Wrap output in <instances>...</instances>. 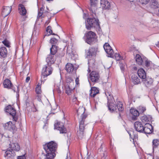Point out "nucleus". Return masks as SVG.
<instances>
[{"instance_id": "obj_56", "label": "nucleus", "mask_w": 159, "mask_h": 159, "mask_svg": "<svg viewBox=\"0 0 159 159\" xmlns=\"http://www.w3.org/2000/svg\"><path fill=\"white\" fill-rule=\"evenodd\" d=\"M37 97L38 98V100L39 101H40V100H41V99H40V96L38 95L37 96Z\"/></svg>"}, {"instance_id": "obj_54", "label": "nucleus", "mask_w": 159, "mask_h": 159, "mask_svg": "<svg viewBox=\"0 0 159 159\" xmlns=\"http://www.w3.org/2000/svg\"><path fill=\"white\" fill-rule=\"evenodd\" d=\"M133 69L134 70H137V68L136 66L133 67Z\"/></svg>"}, {"instance_id": "obj_33", "label": "nucleus", "mask_w": 159, "mask_h": 159, "mask_svg": "<svg viewBox=\"0 0 159 159\" xmlns=\"http://www.w3.org/2000/svg\"><path fill=\"white\" fill-rule=\"evenodd\" d=\"M11 89H12L14 92H16V93L17 98H18L19 96V92L20 91V89L19 86H16L15 87H13V85H12L11 88Z\"/></svg>"}, {"instance_id": "obj_59", "label": "nucleus", "mask_w": 159, "mask_h": 159, "mask_svg": "<svg viewBox=\"0 0 159 159\" xmlns=\"http://www.w3.org/2000/svg\"><path fill=\"white\" fill-rule=\"evenodd\" d=\"M90 157V156H88V157L87 158V159H89Z\"/></svg>"}, {"instance_id": "obj_9", "label": "nucleus", "mask_w": 159, "mask_h": 159, "mask_svg": "<svg viewBox=\"0 0 159 159\" xmlns=\"http://www.w3.org/2000/svg\"><path fill=\"white\" fill-rule=\"evenodd\" d=\"M54 129L59 130L60 133L64 134L67 133V129L62 122H57L54 124Z\"/></svg>"}, {"instance_id": "obj_55", "label": "nucleus", "mask_w": 159, "mask_h": 159, "mask_svg": "<svg viewBox=\"0 0 159 159\" xmlns=\"http://www.w3.org/2000/svg\"><path fill=\"white\" fill-rule=\"evenodd\" d=\"M144 120L146 121H147V120H148V118H147L146 117H144Z\"/></svg>"}, {"instance_id": "obj_42", "label": "nucleus", "mask_w": 159, "mask_h": 159, "mask_svg": "<svg viewBox=\"0 0 159 159\" xmlns=\"http://www.w3.org/2000/svg\"><path fill=\"white\" fill-rule=\"evenodd\" d=\"M46 31L47 32H48L49 33V34L47 35L46 34L45 36H49L50 35L52 32V31L51 30V27L50 26H48L46 28Z\"/></svg>"}, {"instance_id": "obj_13", "label": "nucleus", "mask_w": 159, "mask_h": 159, "mask_svg": "<svg viewBox=\"0 0 159 159\" xmlns=\"http://www.w3.org/2000/svg\"><path fill=\"white\" fill-rule=\"evenodd\" d=\"M103 48L106 52L109 55L108 57H111L113 54V51L108 43H106L103 46Z\"/></svg>"}, {"instance_id": "obj_41", "label": "nucleus", "mask_w": 159, "mask_h": 159, "mask_svg": "<svg viewBox=\"0 0 159 159\" xmlns=\"http://www.w3.org/2000/svg\"><path fill=\"white\" fill-rule=\"evenodd\" d=\"M65 55V53L63 51H61V52H57V54L56 55V57H58L59 58L62 57H63Z\"/></svg>"}, {"instance_id": "obj_34", "label": "nucleus", "mask_w": 159, "mask_h": 159, "mask_svg": "<svg viewBox=\"0 0 159 159\" xmlns=\"http://www.w3.org/2000/svg\"><path fill=\"white\" fill-rule=\"evenodd\" d=\"M74 89V88H70V85H68L66 87V93L68 95H70L71 94L72 90Z\"/></svg>"}, {"instance_id": "obj_22", "label": "nucleus", "mask_w": 159, "mask_h": 159, "mask_svg": "<svg viewBox=\"0 0 159 159\" xmlns=\"http://www.w3.org/2000/svg\"><path fill=\"white\" fill-rule=\"evenodd\" d=\"M137 74L142 80L147 76L146 72L143 68H140L138 69Z\"/></svg>"}, {"instance_id": "obj_28", "label": "nucleus", "mask_w": 159, "mask_h": 159, "mask_svg": "<svg viewBox=\"0 0 159 159\" xmlns=\"http://www.w3.org/2000/svg\"><path fill=\"white\" fill-rule=\"evenodd\" d=\"M107 106L109 110L111 111H116L117 110L116 105L115 106L113 102H111V101L109 102H107Z\"/></svg>"}, {"instance_id": "obj_30", "label": "nucleus", "mask_w": 159, "mask_h": 159, "mask_svg": "<svg viewBox=\"0 0 159 159\" xmlns=\"http://www.w3.org/2000/svg\"><path fill=\"white\" fill-rule=\"evenodd\" d=\"M150 7L153 9L157 8L159 7V5L156 0H152L150 2Z\"/></svg>"}, {"instance_id": "obj_24", "label": "nucleus", "mask_w": 159, "mask_h": 159, "mask_svg": "<svg viewBox=\"0 0 159 159\" xmlns=\"http://www.w3.org/2000/svg\"><path fill=\"white\" fill-rule=\"evenodd\" d=\"M90 91L89 95L92 98H94L96 94L99 93L98 89L95 87H92Z\"/></svg>"}, {"instance_id": "obj_38", "label": "nucleus", "mask_w": 159, "mask_h": 159, "mask_svg": "<svg viewBox=\"0 0 159 159\" xmlns=\"http://www.w3.org/2000/svg\"><path fill=\"white\" fill-rule=\"evenodd\" d=\"M106 95L107 97V100L108 102H109L110 101L112 100L113 99V97L111 93L106 92Z\"/></svg>"}, {"instance_id": "obj_20", "label": "nucleus", "mask_w": 159, "mask_h": 159, "mask_svg": "<svg viewBox=\"0 0 159 159\" xmlns=\"http://www.w3.org/2000/svg\"><path fill=\"white\" fill-rule=\"evenodd\" d=\"M152 126L151 124H146L143 127V132L146 134H150L152 132Z\"/></svg>"}, {"instance_id": "obj_60", "label": "nucleus", "mask_w": 159, "mask_h": 159, "mask_svg": "<svg viewBox=\"0 0 159 159\" xmlns=\"http://www.w3.org/2000/svg\"><path fill=\"white\" fill-rule=\"evenodd\" d=\"M51 34H52L53 35H57V34H55L53 33H52Z\"/></svg>"}, {"instance_id": "obj_12", "label": "nucleus", "mask_w": 159, "mask_h": 159, "mask_svg": "<svg viewBox=\"0 0 159 159\" xmlns=\"http://www.w3.org/2000/svg\"><path fill=\"white\" fill-rule=\"evenodd\" d=\"M142 81L146 87H149L152 85L153 80L151 77L147 76Z\"/></svg>"}, {"instance_id": "obj_45", "label": "nucleus", "mask_w": 159, "mask_h": 159, "mask_svg": "<svg viewBox=\"0 0 159 159\" xmlns=\"http://www.w3.org/2000/svg\"><path fill=\"white\" fill-rule=\"evenodd\" d=\"M73 80L71 78V77H68L66 78V82L68 83H73Z\"/></svg>"}, {"instance_id": "obj_51", "label": "nucleus", "mask_w": 159, "mask_h": 159, "mask_svg": "<svg viewBox=\"0 0 159 159\" xmlns=\"http://www.w3.org/2000/svg\"><path fill=\"white\" fill-rule=\"evenodd\" d=\"M30 77L29 76L27 77L26 78V80H25L26 82H27V83L30 80Z\"/></svg>"}, {"instance_id": "obj_31", "label": "nucleus", "mask_w": 159, "mask_h": 159, "mask_svg": "<svg viewBox=\"0 0 159 159\" xmlns=\"http://www.w3.org/2000/svg\"><path fill=\"white\" fill-rule=\"evenodd\" d=\"M137 63L139 65H141L143 63V61L141 56L139 54H137L135 57Z\"/></svg>"}, {"instance_id": "obj_16", "label": "nucleus", "mask_w": 159, "mask_h": 159, "mask_svg": "<svg viewBox=\"0 0 159 159\" xmlns=\"http://www.w3.org/2000/svg\"><path fill=\"white\" fill-rule=\"evenodd\" d=\"M16 155L15 152L11 150L10 149H8L5 152V154L4 157L7 159H10V158L14 157Z\"/></svg>"}, {"instance_id": "obj_14", "label": "nucleus", "mask_w": 159, "mask_h": 159, "mask_svg": "<svg viewBox=\"0 0 159 159\" xmlns=\"http://www.w3.org/2000/svg\"><path fill=\"white\" fill-rule=\"evenodd\" d=\"M97 48L92 47L89 48L87 53V57L90 58L92 56H95L97 51Z\"/></svg>"}, {"instance_id": "obj_2", "label": "nucleus", "mask_w": 159, "mask_h": 159, "mask_svg": "<svg viewBox=\"0 0 159 159\" xmlns=\"http://www.w3.org/2000/svg\"><path fill=\"white\" fill-rule=\"evenodd\" d=\"M57 147V143L53 141L43 145V148L46 153L45 159H53L56 156L55 152Z\"/></svg>"}, {"instance_id": "obj_19", "label": "nucleus", "mask_w": 159, "mask_h": 159, "mask_svg": "<svg viewBox=\"0 0 159 159\" xmlns=\"http://www.w3.org/2000/svg\"><path fill=\"white\" fill-rule=\"evenodd\" d=\"M8 149L15 152L18 151L20 150V147L18 143H11L9 144Z\"/></svg>"}, {"instance_id": "obj_58", "label": "nucleus", "mask_w": 159, "mask_h": 159, "mask_svg": "<svg viewBox=\"0 0 159 159\" xmlns=\"http://www.w3.org/2000/svg\"><path fill=\"white\" fill-rule=\"evenodd\" d=\"M91 60H89L88 61V64H90V62H91Z\"/></svg>"}, {"instance_id": "obj_37", "label": "nucleus", "mask_w": 159, "mask_h": 159, "mask_svg": "<svg viewBox=\"0 0 159 159\" xmlns=\"http://www.w3.org/2000/svg\"><path fill=\"white\" fill-rule=\"evenodd\" d=\"M35 92L37 94H40L42 92L41 89V86L38 84L36 86L35 88Z\"/></svg>"}, {"instance_id": "obj_5", "label": "nucleus", "mask_w": 159, "mask_h": 159, "mask_svg": "<svg viewBox=\"0 0 159 159\" xmlns=\"http://www.w3.org/2000/svg\"><path fill=\"white\" fill-rule=\"evenodd\" d=\"M48 63V64L45 65L44 67L43 68L42 72V79L47 77L51 75L53 69L49 66V64L50 63Z\"/></svg>"}, {"instance_id": "obj_32", "label": "nucleus", "mask_w": 159, "mask_h": 159, "mask_svg": "<svg viewBox=\"0 0 159 159\" xmlns=\"http://www.w3.org/2000/svg\"><path fill=\"white\" fill-rule=\"evenodd\" d=\"M116 108L120 111H122L124 110V108L123 107V104L121 102H118L116 105Z\"/></svg>"}, {"instance_id": "obj_35", "label": "nucleus", "mask_w": 159, "mask_h": 159, "mask_svg": "<svg viewBox=\"0 0 159 159\" xmlns=\"http://www.w3.org/2000/svg\"><path fill=\"white\" fill-rule=\"evenodd\" d=\"M152 147L154 149L157 148L159 144V140L158 139H154L152 141Z\"/></svg>"}, {"instance_id": "obj_61", "label": "nucleus", "mask_w": 159, "mask_h": 159, "mask_svg": "<svg viewBox=\"0 0 159 159\" xmlns=\"http://www.w3.org/2000/svg\"><path fill=\"white\" fill-rule=\"evenodd\" d=\"M76 99H77L76 98H75L74 99V100H76Z\"/></svg>"}, {"instance_id": "obj_18", "label": "nucleus", "mask_w": 159, "mask_h": 159, "mask_svg": "<svg viewBox=\"0 0 159 159\" xmlns=\"http://www.w3.org/2000/svg\"><path fill=\"white\" fill-rule=\"evenodd\" d=\"M130 112L132 115V120H137L138 117L139 115V112L137 110L134 108H131L130 110Z\"/></svg>"}, {"instance_id": "obj_52", "label": "nucleus", "mask_w": 159, "mask_h": 159, "mask_svg": "<svg viewBox=\"0 0 159 159\" xmlns=\"http://www.w3.org/2000/svg\"><path fill=\"white\" fill-rule=\"evenodd\" d=\"M50 22V21L49 20H48L46 21L44 24V25H48Z\"/></svg>"}, {"instance_id": "obj_27", "label": "nucleus", "mask_w": 159, "mask_h": 159, "mask_svg": "<svg viewBox=\"0 0 159 159\" xmlns=\"http://www.w3.org/2000/svg\"><path fill=\"white\" fill-rule=\"evenodd\" d=\"M3 85L4 88L8 89H10L12 86V84L11 82L8 79H5L3 81Z\"/></svg>"}, {"instance_id": "obj_3", "label": "nucleus", "mask_w": 159, "mask_h": 159, "mask_svg": "<svg viewBox=\"0 0 159 159\" xmlns=\"http://www.w3.org/2000/svg\"><path fill=\"white\" fill-rule=\"evenodd\" d=\"M93 18H88L87 21V24H86V28L88 30H90L91 28H94L99 30L100 29L99 23V20L96 19L94 16Z\"/></svg>"}, {"instance_id": "obj_10", "label": "nucleus", "mask_w": 159, "mask_h": 159, "mask_svg": "<svg viewBox=\"0 0 159 159\" xmlns=\"http://www.w3.org/2000/svg\"><path fill=\"white\" fill-rule=\"evenodd\" d=\"M100 76L98 72L92 71L90 74V78L91 81L94 83L99 82Z\"/></svg>"}, {"instance_id": "obj_62", "label": "nucleus", "mask_w": 159, "mask_h": 159, "mask_svg": "<svg viewBox=\"0 0 159 159\" xmlns=\"http://www.w3.org/2000/svg\"><path fill=\"white\" fill-rule=\"evenodd\" d=\"M47 1H52L53 0H47Z\"/></svg>"}, {"instance_id": "obj_46", "label": "nucleus", "mask_w": 159, "mask_h": 159, "mask_svg": "<svg viewBox=\"0 0 159 159\" xmlns=\"http://www.w3.org/2000/svg\"><path fill=\"white\" fill-rule=\"evenodd\" d=\"M150 0H139V2L142 4H147Z\"/></svg>"}, {"instance_id": "obj_6", "label": "nucleus", "mask_w": 159, "mask_h": 159, "mask_svg": "<svg viewBox=\"0 0 159 159\" xmlns=\"http://www.w3.org/2000/svg\"><path fill=\"white\" fill-rule=\"evenodd\" d=\"M5 110L6 112L9 113L10 115L12 116L15 121H17V118L15 116L16 111L14 108L11 105H8L6 107Z\"/></svg>"}, {"instance_id": "obj_49", "label": "nucleus", "mask_w": 159, "mask_h": 159, "mask_svg": "<svg viewBox=\"0 0 159 159\" xmlns=\"http://www.w3.org/2000/svg\"><path fill=\"white\" fill-rule=\"evenodd\" d=\"M145 66L147 67H148L150 66V61H145Z\"/></svg>"}, {"instance_id": "obj_48", "label": "nucleus", "mask_w": 159, "mask_h": 159, "mask_svg": "<svg viewBox=\"0 0 159 159\" xmlns=\"http://www.w3.org/2000/svg\"><path fill=\"white\" fill-rule=\"evenodd\" d=\"M17 159H26L25 154H24L22 156H19L17 157Z\"/></svg>"}, {"instance_id": "obj_29", "label": "nucleus", "mask_w": 159, "mask_h": 159, "mask_svg": "<svg viewBox=\"0 0 159 159\" xmlns=\"http://www.w3.org/2000/svg\"><path fill=\"white\" fill-rule=\"evenodd\" d=\"M7 51L5 47H2L0 48V57L5 58L7 57Z\"/></svg>"}, {"instance_id": "obj_26", "label": "nucleus", "mask_w": 159, "mask_h": 159, "mask_svg": "<svg viewBox=\"0 0 159 159\" xmlns=\"http://www.w3.org/2000/svg\"><path fill=\"white\" fill-rule=\"evenodd\" d=\"M131 78L132 81L135 84H138L141 83L140 78H139L136 74H133Z\"/></svg>"}, {"instance_id": "obj_8", "label": "nucleus", "mask_w": 159, "mask_h": 159, "mask_svg": "<svg viewBox=\"0 0 159 159\" xmlns=\"http://www.w3.org/2000/svg\"><path fill=\"white\" fill-rule=\"evenodd\" d=\"M3 127L6 130L12 132L13 133L15 132L16 130L15 124L11 121L5 123Z\"/></svg>"}, {"instance_id": "obj_15", "label": "nucleus", "mask_w": 159, "mask_h": 159, "mask_svg": "<svg viewBox=\"0 0 159 159\" xmlns=\"http://www.w3.org/2000/svg\"><path fill=\"white\" fill-rule=\"evenodd\" d=\"M134 127L136 131L140 133L143 132L144 127L141 122L139 121L135 122L134 124Z\"/></svg>"}, {"instance_id": "obj_64", "label": "nucleus", "mask_w": 159, "mask_h": 159, "mask_svg": "<svg viewBox=\"0 0 159 159\" xmlns=\"http://www.w3.org/2000/svg\"><path fill=\"white\" fill-rule=\"evenodd\" d=\"M158 12H159V9L158 10Z\"/></svg>"}, {"instance_id": "obj_44", "label": "nucleus", "mask_w": 159, "mask_h": 159, "mask_svg": "<svg viewBox=\"0 0 159 159\" xmlns=\"http://www.w3.org/2000/svg\"><path fill=\"white\" fill-rule=\"evenodd\" d=\"M115 57L116 60L120 61L122 59V57L119 54L116 53Z\"/></svg>"}, {"instance_id": "obj_43", "label": "nucleus", "mask_w": 159, "mask_h": 159, "mask_svg": "<svg viewBox=\"0 0 159 159\" xmlns=\"http://www.w3.org/2000/svg\"><path fill=\"white\" fill-rule=\"evenodd\" d=\"M57 40L55 38H52L50 40V43L53 45L55 44L57 42Z\"/></svg>"}, {"instance_id": "obj_25", "label": "nucleus", "mask_w": 159, "mask_h": 159, "mask_svg": "<svg viewBox=\"0 0 159 159\" xmlns=\"http://www.w3.org/2000/svg\"><path fill=\"white\" fill-rule=\"evenodd\" d=\"M76 70V68H74L73 65L71 63H68L66 66V70L69 73H72L74 70Z\"/></svg>"}, {"instance_id": "obj_50", "label": "nucleus", "mask_w": 159, "mask_h": 159, "mask_svg": "<svg viewBox=\"0 0 159 159\" xmlns=\"http://www.w3.org/2000/svg\"><path fill=\"white\" fill-rule=\"evenodd\" d=\"M120 67L121 70H124V66L122 64H120Z\"/></svg>"}, {"instance_id": "obj_1", "label": "nucleus", "mask_w": 159, "mask_h": 159, "mask_svg": "<svg viewBox=\"0 0 159 159\" xmlns=\"http://www.w3.org/2000/svg\"><path fill=\"white\" fill-rule=\"evenodd\" d=\"M78 115H81V118L79 119V130L77 131V134L79 138H81L83 136L86 124L85 123V119L87 115L84 113V109L79 108L77 111Z\"/></svg>"}, {"instance_id": "obj_36", "label": "nucleus", "mask_w": 159, "mask_h": 159, "mask_svg": "<svg viewBox=\"0 0 159 159\" xmlns=\"http://www.w3.org/2000/svg\"><path fill=\"white\" fill-rule=\"evenodd\" d=\"M139 114L142 113L146 111V109L145 107L142 106H140L138 108Z\"/></svg>"}, {"instance_id": "obj_53", "label": "nucleus", "mask_w": 159, "mask_h": 159, "mask_svg": "<svg viewBox=\"0 0 159 159\" xmlns=\"http://www.w3.org/2000/svg\"><path fill=\"white\" fill-rule=\"evenodd\" d=\"M75 82L76 84H79V78H76L75 79Z\"/></svg>"}, {"instance_id": "obj_4", "label": "nucleus", "mask_w": 159, "mask_h": 159, "mask_svg": "<svg viewBox=\"0 0 159 159\" xmlns=\"http://www.w3.org/2000/svg\"><path fill=\"white\" fill-rule=\"evenodd\" d=\"M50 53L46 59V61L48 63L52 64L54 63L56 59L55 54L57 51V47L55 45H52L50 49Z\"/></svg>"}, {"instance_id": "obj_11", "label": "nucleus", "mask_w": 159, "mask_h": 159, "mask_svg": "<svg viewBox=\"0 0 159 159\" xmlns=\"http://www.w3.org/2000/svg\"><path fill=\"white\" fill-rule=\"evenodd\" d=\"M98 0H90V4L89 8L92 13L95 16V11L97 9V4Z\"/></svg>"}, {"instance_id": "obj_40", "label": "nucleus", "mask_w": 159, "mask_h": 159, "mask_svg": "<svg viewBox=\"0 0 159 159\" xmlns=\"http://www.w3.org/2000/svg\"><path fill=\"white\" fill-rule=\"evenodd\" d=\"M129 134L130 137L133 139H136L138 138V135L134 134V132L132 131L131 132L129 133Z\"/></svg>"}, {"instance_id": "obj_47", "label": "nucleus", "mask_w": 159, "mask_h": 159, "mask_svg": "<svg viewBox=\"0 0 159 159\" xmlns=\"http://www.w3.org/2000/svg\"><path fill=\"white\" fill-rule=\"evenodd\" d=\"M2 43L6 47H9V42L7 40H5L2 42Z\"/></svg>"}, {"instance_id": "obj_63", "label": "nucleus", "mask_w": 159, "mask_h": 159, "mask_svg": "<svg viewBox=\"0 0 159 159\" xmlns=\"http://www.w3.org/2000/svg\"><path fill=\"white\" fill-rule=\"evenodd\" d=\"M60 93H61V91H60V92H59Z\"/></svg>"}, {"instance_id": "obj_21", "label": "nucleus", "mask_w": 159, "mask_h": 159, "mask_svg": "<svg viewBox=\"0 0 159 159\" xmlns=\"http://www.w3.org/2000/svg\"><path fill=\"white\" fill-rule=\"evenodd\" d=\"M11 7H6L3 8L2 11V15L5 17L7 16L11 12Z\"/></svg>"}, {"instance_id": "obj_7", "label": "nucleus", "mask_w": 159, "mask_h": 159, "mask_svg": "<svg viewBox=\"0 0 159 159\" xmlns=\"http://www.w3.org/2000/svg\"><path fill=\"white\" fill-rule=\"evenodd\" d=\"M95 36L96 34L94 32L92 31L88 32L86 35V43L89 44L92 43L95 40Z\"/></svg>"}, {"instance_id": "obj_39", "label": "nucleus", "mask_w": 159, "mask_h": 159, "mask_svg": "<svg viewBox=\"0 0 159 159\" xmlns=\"http://www.w3.org/2000/svg\"><path fill=\"white\" fill-rule=\"evenodd\" d=\"M43 11L44 8L43 7H42L40 8V10L38 11V15L37 16L38 18L42 16L43 13Z\"/></svg>"}, {"instance_id": "obj_17", "label": "nucleus", "mask_w": 159, "mask_h": 159, "mask_svg": "<svg viewBox=\"0 0 159 159\" xmlns=\"http://www.w3.org/2000/svg\"><path fill=\"white\" fill-rule=\"evenodd\" d=\"M100 3L103 9H109L110 8V3L107 0H100Z\"/></svg>"}, {"instance_id": "obj_23", "label": "nucleus", "mask_w": 159, "mask_h": 159, "mask_svg": "<svg viewBox=\"0 0 159 159\" xmlns=\"http://www.w3.org/2000/svg\"><path fill=\"white\" fill-rule=\"evenodd\" d=\"M18 9L19 14L23 16H25L26 14V10L23 5L20 4L18 6Z\"/></svg>"}, {"instance_id": "obj_57", "label": "nucleus", "mask_w": 159, "mask_h": 159, "mask_svg": "<svg viewBox=\"0 0 159 159\" xmlns=\"http://www.w3.org/2000/svg\"><path fill=\"white\" fill-rule=\"evenodd\" d=\"M34 108H35V109H34V110H33V111H37V109H36V108L35 107V106H34Z\"/></svg>"}]
</instances>
